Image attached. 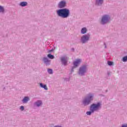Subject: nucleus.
Listing matches in <instances>:
<instances>
[{"mask_svg":"<svg viewBox=\"0 0 127 127\" xmlns=\"http://www.w3.org/2000/svg\"><path fill=\"white\" fill-rule=\"evenodd\" d=\"M91 101H93V95L89 94L88 98L84 100L83 104L85 106H87L91 103Z\"/></svg>","mask_w":127,"mask_h":127,"instance_id":"nucleus-3","label":"nucleus"},{"mask_svg":"<svg viewBox=\"0 0 127 127\" xmlns=\"http://www.w3.org/2000/svg\"><path fill=\"white\" fill-rule=\"evenodd\" d=\"M20 110H21V111H23V110H24V107L23 106H21Z\"/></svg>","mask_w":127,"mask_h":127,"instance_id":"nucleus-23","label":"nucleus"},{"mask_svg":"<svg viewBox=\"0 0 127 127\" xmlns=\"http://www.w3.org/2000/svg\"><path fill=\"white\" fill-rule=\"evenodd\" d=\"M3 11H4L3 7L1 6H0V12H3Z\"/></svg>","mask_w":127,"mask_h":127,"instance_id":"nucleus-18","label":"nucleus"},{"mask_svg":"<svg viewBox=\"0 0 127 127\" xmlns=\"http://www.w3.org/2000/svg\"><path fill=\"white\" fill-rule=\"evenodd\" d=\"M110 17L108 15H104L103 16L102 19L101 20V24H105V23H107L108 21H109V19Z\"/></svg>","mask_w":127,"mask_h":127,"instance_id":"nucleus-4","label":"nucleus"},{"mask_svg":"<svg viewBox=\"0 0 127 127\" xmlns=\"http://www.w3.org/2000/svg\"><path fill=\"white\" fill-rule=\"evenodd\" d=\"M114 64V63L112 62H108V64L109 65V66H112Z\"/></svg>","mask_w":127,"mask_h":127,"instance_id":"nucleus-20","label":"nucleus"},{"mask_svg":"<svg viewBox=\"0 0 127 127\" xmlns=\"http://www.w3.org/2000/svg\"><path fill=\"white\" fill-rule=\"evenodd\" d=\"M28 101H29V98H28V97H25L23 99V103H24V104H25V103H27V102H28Z\"/></svg>","mask_w":127,"mask_h":127,"instance_id":"nucleus-10","label":"nucleus"},{"mask_svg":"<svg viewBox=\"0 0 127 127\" xmlns=\"http://www.w3.org/2000/svg\"><path fill=\"white\" fill-rule=\"evenodd\" d=\"M122 127H127V125H122Z\"/></svg>","mask_w":127,"mask_h":127,"instance_id":"nucleus-24","label":"nucleus"},{"mask_svg":"<svg viewBox=\"0 0 127 127\" xmlns=\"http://www.w3.org/2000/svg\"><path fill=\"white\" fill-rule=\"evenodd\" d=\"M123 62H127V56L123 58Z\"/></svg>","mask_w":127,"mask_h":127,"instance_id":"nucleus-19","label":"nucleus"},{"mask_svg":"<svg viewBox=\"0 0 127 127\" xmlns=\"http://www.w3.org/2000/svg\"><path fill=\"white\" fill-rule=\"evenodd\" d=\"M96 3L98 5L102 4V3H103V0H96Z\"/></svg>","mask_w":127,"mask_h":127,"instance_id":"nucleus-12","label":"nucleus"},{"mask_svg":"<svg viewBox=\"0 0 127 127\" xmlns=\"http://www.w3.org/2000/svg\"><path fill=\"white\" fill-rule=\"evenodd\" d=\"M61 61H62L63 64L66 65V64H67V60H66V59L64 57L62 58Z\"/></svg>","mask_w":127,"mask_h":127,"instance_id":"nucleus-9","label":"nucleus"},{"mask_svg":"<svg viewBox=\"0 0 127 127\" xmlns=\"http://www.w3.org/2000/svg\"><path fill=\"white\" fill-rule=\"evenodd\" d=\"M40 86L42 88H44V89H45V90H48L47 86H46V84L43 85V84L40 83Z\"/></svg>","mask_w":127,"mask_h":127,"instance_id":"nucleus-11","label":"nucleus"},{"mask_svg":"<svg viewBox=\"0 0 127 127\" xmlns=\"http://www.w3.org/2000/svg\"><path fill=\"white\" fill-rule=\"evenodd\" d=\"M57 13L59 16L63 18H67L70 14V11L67 8L61 9L57 11Z\"/></svg>","mask_w":127,"mask_h":127,"instance_id":"nucleus-1","label":"nucleus"},{"mask_svg":"<svg viewBox=\"0 0 127 127\" xmlns=\"http://www.w3.org/2000/svg\"><path fill=\"white\" fill-rule=\"evenodd\" d=\"M48 72L49 73V74H52L53 73V70L51 69H49L48 70Z\"/></svg>","mask_w":127,"mask_h":127,"instance_id":"nucleus-21","label":"nucleus"},{"mask_svg":"<svg viewBox=\"0 0 127 127\" xmlns=\"http://www.w3.org/2000/svg\"><path fill=\"white\" fill-rule=\"evenodd\" d=\"M87 32V29L86 28H83L81 29V33L82 34H85Z\"/></svg>","mask_w":127,"mask_h":127,"instance_id":"nucleus-13","label":"nucleus"},{"mask_svg":"<svg viewBox=\"0 0 127 127\" xmlns=\"http://www.w3.org/2000/svg\"><path fill=\"white\" fill-rule=\"evenodd\" d=\"M44 61L45 63H48L49 62V60L47 58H44Z\"/></svg>","mask_w":127,"mask_h":127,"instance_id":"nucleus-17","label":"nucleus"},{"mask_svg":"<svg viewBox=\"0 0 127 127\" xmlns=\"http://www.w3.org/2000/svg\"><path fill=\"white\" fill-rule=\"evenodd\" d=\"M80 63H81V60H76V61L73 63V65L74 66L73 67V69L76 67H77L78 65H79Z\"/></svg>","mask_w":127,"mask_h":127,"instance_id":"nucleus-7","label":"nucleus"},{"mask_svg":"<svg viewBox=\"0 0 127 127\" xmlns=\"http://www.w3.org/2000/svg\"><path fill=\"white\" fill-rule=\"evenodd\" d=\"M90 37L88 35H84L81 37V41L82 43H86L89 40Z\"/></svg>","mask_w":127,"mask_h":127,"instance_id":"nucleus-5","label":"nucleus"},{"mask_svg":"<svg viewBox=\"0 0 127 127\" xmlns=\"http://www.w3.org/2000/svg\"><path fill=\"white\" fill-rule=\"evenodd\" d=\"M35 104L36 106H37V107H39V106L42 105V102L41 101H38L37 102H36Z\"/></svg>","mask_w":127,"mask_h":127,"instance_id":"nucleus-15","label":"nucleus"},{"mask_svg":"<svg viewBox=\"0 0 127 127\" xmlns=\"http://www.w3.org/2000/svg\"><path fill=\"white\" fill-rule=\"evenodd\" d=\"M92 113H93V112H92V111L87 112H86V115H87L88 116H90V115H91V114H92Z\"/></svg>","mask_w":127,"mask_h":127,"instance_id":"nucleus-22","label":"nucleus"},{"mask_svg":"<svg viewBox=\"0 0 127 127\" xmlns=\"http://www.w3.org/2000/svg\"><path fill=\"white\" fill-rule=\"evenodd\" d=\"M66 5V2L64 1H61L59 4V6L61 8H62V7H64Z\"/></svg>","mask_w":127,"mask_h":127,"instance_id":"nucleus-8","label":"nucleus"},{"mask_svg":"<svg viewBox=\"0 0 127 127\" xmlns=\"http://www.w3.org/2000/svg\"><path fill=\"white\" fill-rule=\"evenodd\" d=\"M48 57L50 58V59H54V56L52 55L51 54L48 55Z\"/></svg>","mask_w":127,"mask_h":127,"instance_id":"nucleus-16","label":"nucleus"},{"mask_svg":"<svg viewBox=\"0 0 127 127\" xmlns=\"http://www.w3.org/2000/svg\"><path fill=\"white\" fill-rule=\"evenodd\" d=\"M20 5H21V6H26V5H27V2H22L20 3Z\"/></svg>","mask_w":127,"mask_h":127,"instance_id":"nucleus-14","label":"nucleus"},{"mask_svg":"<svg viewBox=\"0 0 127 127\" xmlns=\"http://www.w3.org/2000/svg\"><path fill=\"white\" fill-rule=\"evenodd\" d=\"M101 108V103H98L97 104H93L90 106V111L92 113H94L95 111H98Z\"/></svg>","mask_w":127,"mask_h":127,"instance_id":"nucleus-2","label":"nucleus"},{"mask_svg":"<svg viewBox=\"0 0 127 127\" xmlns=\"http://www.w3.org/2000/svg\"><path fill=\"white\" fill-rule=\"evenodd\" d=\"M86 65H84L81 67H80V68L79 69V74L83 75V74H84V73L86 72Z\"/></svg>","mask_w":127,"mask_h":127,"instance_id":"nucleus-6","label":"nucleus"}]
</instances>
